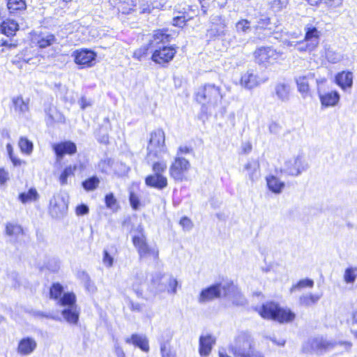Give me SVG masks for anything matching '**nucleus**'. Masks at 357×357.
I'll return each instance as SVG.
<instances>
[{"label": "nucleus", "instance_id": "obj_29", "mask_svg": "<svg viewBox=\"0 0 357 357\" xmlns=\"http://www.w3.org/2000/svg\"><path fill=\"white\" fill-rule=\"evenodd\" d=\"M56 38L53 33H40L37 36L35 45L38 49H45L56 43Z\"/></svg>", "mask_w": 357, "mask_h": 357}, {"label": "nucleus", "instance_id": "obj_49", "mask_svg": "<svg viewBox=\"0 0 357 357\" xmlns=\"http://www.w3.org/2000/svg\"><path fill=\"white\" fill-rule=\"evenodd\" d=\"M160 351L162 357H176L175 351L171 349L167 343H163L160 346Z\"/></svg>", "mask_w": 357, "mask_h": 357}, {"label": "nucleus", "instance_id": "obj_9", "mask_svg": "<svg viewBox=\"0 0 357 357\" xmlns=\"http://www.w3.org/2000/svg\"><path fill=\"white\" fill-rule=\"evenodd\" d=\"M303 39L298 43L300 52H311L319 45L321 32L312 24H307L304 28Z\"/></svg>", "mask_w": 357, "mask_h": 357}, {"label": "nucleus", "instance_id": "obj_11", "mask_svg": "<svg viewBox=\"0 0 357 357\" xmlns=\"http://www.w3.org/2000/svg\"><path fill=\"white\" fill-rule=\"evenodd\" d=\"M178 47L176 45H163L155 49L151 54V59L160 67L166 68L173 61Z\"/></svg>", "mask_w": 357, "mask_h": 357}, {"label": "nucleus", "instance_id": "obj_5", "mask_svg": "<svg viewBox=\"0 0 357 357\" xmlns=\"http://www.w3.org/2000/svg\"><path fill=\"white\" fill-rule=\"evenodd\" d=\"M254 62L260 67L268 68L279 64L282 60V52L273 46H259L252 52Z\"/></svg>", "mask_w": 357, "mask_h": 357}, {"label": "nucleus", "instance_id": "obj_2", "mask_svg": "<svg viewBox=\"0 0 357 357\" xmlns=\"http://www.w3.org/2000/svg\"><path fill=\"white\" fill-rule=\"evenodd\" d=\"M229 350L234 357H265L255 347L251 336L246 333L237 335L234 344L229 346Z\"/></svg>", "mask_w": 357, "mask_h": 357}, {"label": "nucleus", "instance_id": "obj_57", "mask_svg": "<svg viewBox=\"0 0 357 357\" xmlns=\"http://www.w3.org/2000/svg\"><path fill=\"white\" fill-rule=\"evenodd\" d=\"M169 292L171 294H175L177 290L178 282L174 278H170L168 282Z\"/></svg>", "mask_w": 357, "mask_h": 357}, {"label": "nucleus", "instance_id": "obj_42", "mask_svg": "<svg viewBox=\"0 0 357 357\" xmlns=\"http://www.w3.org/2000/svg\"><path fill=\"white\" fill-rule=\"evenodd\" d=\"M105 206L114 211L119 208V204L117 199L115 197L114 193L109 192L105 195L104 198Z\"/></svg>", "mask_w": 357, "mask_h": 357}, {"label": "nucleus", "instance_id": "obj_48", "mask_svg": "<svg viewBox=\"0 0 357 357\" xmlns=\"http://www.w3.org/2000/svg\"><path fill=\"white\" fill-rule=\"evenodd\" d=\"M314 285L313 280L310 279H303L299 280L296 284L293 285L290 291L292 292L296 289H299L304 287H312Z\"/></svg>", "mask_w": 357, "mask_h": 357}, {"label": "nucleus", "instance_id": "obj_46", "mask_svg": "<svg viewBox=\"0 0 357 357\" xmlns=\"http://www.w3.org/2000/svg\"><path fill=\"white\" fill-rule=\"evenodd\" d=\"M16 47L17 44L15 43H10L8 40L3 38L0 39V56Z\"/></svg>", "mask_w": 357, "mask_h": 357}, {"label": "nucleus", "instance_id": "obj_15", "mask_svg": "<svg viewBox=\"0 0 357 357\" xmlns=\"http://www.w3.org/2000/svg\"><path fill=\"white\" fill-rule=\"evenodd\" d=\"M267 78H261L253 70H248L243 73L239 79V84L241 86L252 89H254L261 83L265 82Z\"/></svg>", "mask_w": 357, "mask_h": 357}, {"label": "nucleus", "instance_id": "obj_34", "mask_svg": "<svg viewBox=\"0 0 357 357\" xmlns=\"http://www.w3.org/2000/svg\"><path fill=\"white\" fill-rule=\"evenodd\" d=\"M321 297V294H303L299 297L298 304L301 307H310L317 304Z\"/></svg>", "mask_w": 357, "mask_h": 357}, {"label": "nucleus", "instance_id": "obj_19", "mask_svg": "<svg viewBox=\"0 0 357 357\" xmlns=\"http://www.w3.org/2000/svg\"><path fill=\"white\" fill-rule=\"evenodd\" d=\"M37 347V342L33 337H24L18 342L16 351L20 356H29L32 354Z\"/></svg>", "mask_w": 357, "mask_h": 357}, {"label": "nucleus", "instance_id": "obj_14", "mask_svg": "<svg viewBox=\"0 0 357 357\" xmlns=\"http://www.w3.org/2000/svg\"><path fill=\"white\" fill-rule=\"evenodd\" d=\"M52 149L57 161L62 160L66 155H73L77 151L76 144L70 140H64L54 143L52 144Z\"/></svg>", "mask_w": 357, "mask_h": 357}, {"label": "nucleus", "instance_id": "obj_33", "mask_svg": "<svg viewBox=\"0 0 357 357\" xmlns=\"http://www.w3.org/2000/svg\"><path fill=\"white\" fill-rule=\"evenodd\" d=\"M14 110L20 114H24L29 111V99H24L22 96L13 97L11 100Z\"/></svg>", "mask_w": 357, "mask_h": 357}, {"label": "nucleus", "instance_id": "obj_12", "mask_svg": "<svg viewBox=\"0 0 357 357\" xmlns=\"http://www.w3.org/2000/svg\"><path fill=\"white\" fill-rule=\"evenodd\" d=\"M50 298L57 301L61 306L72 305L77 303V297L74 292L64 293V288L59 282H54L49 289Z\"/></svg>", "mask_w": 357, "mask_h": 357}, {"label": "nucleus", "instance_id": "obj_60", "mask_svg": "<svg viewBox=\"0 0 357 357\" xmlns=\"http://www.w3.org/2000/svg\"><path fill=\"white\" fill-rule=\"evenodd\" d=\"M285 5L281 0H273L271 2V8L275 9L276 10H280Z\"/></svg>", "mask_w": 357, "mask_h": 357}, {"label": "nucleus", "instance_id": "obj_17", "mask_svg": "<svg viewBox=\"0 0 357 357\" xmlns=\"http://www.w3.org/2000/svg\"><path fill=\"white\" fill-rule=\"evenodd\" d=\"M306 168L303 160L299 157L289 159L285 162L284 169L281 172H284L289 176H296L299 175Z\"/></svg>", "mask_w": 357, "mask_h": 357}, {"label": "nucleus", "instance_id": "obj_26", "mask_svg": "<svg viewBox=\"0 0 357 357\" xmlns=\"http://www.w3.org/2000/svg\"><path fill=\"white\" fill-rule=\"evenodd\" d=\"M125 341L127 344H131L139 348L142 351L149 352V340L145 336L134 333L126 338Z\"/></svg>", "mask_w": 357, "mask_h": 357}, {"label": "nucleus", "instance_id": "obj_56", "mask_svg": "<svg viewBox=\"0 0 357 357\" xmlns=\"http://www.w3.org/2000/svg\"><path fill=\"white\" fill-rule=\"evenodd\" d=\"M252 150V144L250 142H244L241 144V154L247 155Z\"/></svg>", "mask_w": 357, "mask_h": 357}, {"label": "nucleus", "instance_id": "obj_22", "mask_svg": "<svg viewBox=\"0 0 357 357\" xmlns=\"http://www.w3.org/2000/svg\"><path fill=\"white\" fill-rule=\"evenodd\" d=\"M19 29V24L13 19L7 18L0 22V33L8 38L15 36Z\"/></svg>", "mask_w": 357, "mask_h": 357}, {"label": "nucleus", "instance_id": "obj_27", "mask_svg": "<svg viewBox=\"0 0 357 357\" xmlns=\"http://www.w3.org/2000/svg\"><path fill=\"white\" fill-rule=\"evenodd\" d=\"M152 38L157 45H159L169 43L173 37L171 30L168 28H162L153 31Z\"/></svg>", "mask_w": 357, "mask_h": 357}, {"label": "nucleus", "instance_id": "obj_63", "mask_svg": "<svg viewBox=\"0 0 357 357\" xmlns=\"http://www.w3.org/2000/svg\"><path fill=\"white\" fill-rule=\"evenodd\" d=\"M79 102L80 108L82 109H86L87 107H89L91 105L89 101L84 96H82L80 98Z\"/></svg>", "mask_w": 357, "mask_h": 357}, {"label": "nucleus", "instance_id": "obj_6", "mask_svg": "<svg viewBox=\"0 0 357 357\" xmlns=\"http://www.w3.org/2000/svg\"><path fill=\"white\" fill-rule=\"evenodd\" d=\"M222 290L224 291L225 296L231 294H234V296H241L238 288L233 282H229L224 286H222L220 283H215L203 289L198 296V301L201 303H204L218 298L221 296Z\"/></svg>", "mask_w": 357, "mask_h": 357}, {"label": "nucleus", "instance_id": "obj_25", "mask_svg": "<svg viewBox=\"0 0 357 357\" xmlns=\"http://www.w3.org/2000/svg\"><path fill=\"white\" fill-rule=\"evenodd\" d=\"M335 81L342 89H349L353 85V74L350 71L342 70L336 74Z\"/></svg>", "mask_w": 357, "mask_h": 357}, {"label": "nucleus", "instance_id": "obj_3", "mask_svg": "<svg viewBox=\"0 0 357 357\" xmlns=\"http://www.w3.org/2000/svg\"><path fill=\"white\" fill-rule=\"evenodd\" d=\"M136 234L132 236L131 241L136 249L139 259H145L152 258L157 261L159 259V250L157 247L149 245L145 230L142 225H139L135 229Z\"/></svg>", "mask_w": 357, "mask_h": 357}, {"label": "nucleus", "instance_id": "obj_7", "mask_svg": "<svg viewBox=\"0 0 357 357\" xmlns=\"http://www.w3.org/2000/svg\"><path fill=\"white\" fill-rule=\"evenodd\" d=\"M165 161H156L151 165L153 174H149L144 178L146 186L158 190H162L167 187L168 179L165 175L167 170Z\"/></svg>", "mask_w": 357, "mask_h": 357}, {"label": "nucleus", "instance_id": "obj_41", "mask_svg": "<svg viewBox=\"0 0 357 357\" xmlns=\"http://www.w3.org/2000/svg\"><path fill=\"white\" fill-rule=\"evenodd\" d=\"M100 179L96 176H92L85 179L82 182V185L85 190L92 191L98 187Z\"/></svg>", "mask_w": 357, "mask_h": 357}, {"label": "nucleus", "instance_id": "obj_23", "mask_svg": "<svg viewBox=\"0 0 357 357\" xmlns=\"http://www.w3.org/2000/svg\"><path fill=\"white\" fill-rule=\"evenodd\" d=\"M112 5L119 14L129 15L135 10V0H112Z\"/></svg>", "mask_w": 357, "mask_h": 357}, {"label": "nucleus", "instance_id": "obj_55", "mask_svg": "<svg viewBox=\"0 0 357 357\" xmlns=\"http://www.w3.org/2000/svg\"><path fill=\"white\" fill-rule=\"evenodd\" d=\"M89 207L84 204H79L75 208V213L77 215H84L89 213Z\"/></svg>", "mask_w": 357, "mask_h": 357}, {"label": "nucleus", "instance_id": "obj_43", "mask_svg": "<svg viewBox=\"0 0 357 357\" xmlns=\"http://www.w3.org/2000/svg\"><path fill=\"white\" fill-rule=\"evenodd\" d=\"M357 278V267H348L344 273V281L346 283H354Z\"/></svg>", "mask_w": 357, "mask_h": 357}, {"label": "nucleus", "instance_id": "obj_36", "mask_svg": "<svg viewBox=\"0 0 357 357\" xmlns=\"http://www.w3.org/2000/svg\"><path fill=\"white\" fill-rule=\"evenodd\" d=\"M248 172L250 180L254 181L257 178V174L259 172L260 163L258 160H252L248 161L244 166Z\"/></svg>", "mask_w": 357, "mask_h": 357}, {"label": "nucleus", "instance_id": "obj_64", "mask_svg": "<svg viewBox=\"0 0 357 357\" xmlns=\"http://www.w3.org/2000/svg\"><path fill=\"white\" fill-rule=\"evenodd\" d=\"M307 5L312 7H318L324 2V0H304Z\"/></svg>", "mask_w": 357, "mask_h": 357}, {"label": "nucleus", "instance_id": "obj_52", "mask_svg": "<svg viewBox=\"0 0 357 357\" xmlns=\"http://www.w3.org/2000/svg\"><path fill=\"white\" fill-rule=\"evenodd\" d=\"M9 180L8 172L4 167H0V186L6 185Z\"/></svg>", "mask_w": 357, "mask_h": 357}, {"label": "nucleus", "instance_id": "obj_40", "mask_svg": "<svg viewBox=\"0 0 357 357\" xmlns=\"http://www.w3.org/2000/svg\"><path fill=\"white\" fill-rule=\"evenodd\" d=\"M149 44L139 47L133 52L132 57L139 61L144 60L149 56Z\"/></svg>", "mask_w": 357, "mask_h": 357}, {"label": "nucleus", "instance_id": "obj_8", "mask_svg": "<svg viewBox=\"0 0 357 357\" xmlns=\"http://www.w3.org/2000/svg\"><path fill=\"white\" fill-rule=\"evenodd\" d=\"M167 152L165 145V135L162 129L153 130L151 133L147 145L146 156L151 160L159 158L162 153Z\"/></svg>", "mask_w": 357, "mask_h": 357}, {"label": "nucleus", "instance_id": "obj_61", "mask_svg": "<svg viewBox=\"0 0 357 357\" xmlns=\"http://www.w3.org/2000/svg\"><path fill=\"white\" fill-rule=\"evenodd\" d=\"M334 344L330 342H320L317 344V347L319 349H328L329 348L333 347Z\"/></svg>", "mask_w": 357, "mask_h": 357}, {"label": "nucleus", "instance_id": "obj_59", "mask_svg": "<svg viewBox=\"0 0 357 357\" xmlns=\"http://www.w3.org/2000/svg\"><path fill=\"white\" fill-rule=\"evenodd\" d=\"M193 149L191 146H181L178 148L176 156H181V155L183 154L191 153Z\"/></svg>", "mask_w": 357, "mask_h": 357}, {"label": "nucleus", "instance_id": "obj_31", "mask_svg": "<svg viewBox=\"0 0 357 357\" xmlns=\"http://www.w3.org/2000/svg\"><path fill=\"white\" fill-rule=\"evenodd\" d=\"M178 15L174 16L172 20V24L174 27L183 29L188 24V22L194 19L193 16H190L187 11H176Z\"/></svg>", "mask_w": 357, "mask_h": 357}, {"label": "nucleus", "instance_id": "obj_38", "mask_svg": "<svg viewBox=\"0 0 357 357\" xmlns=\"http://www.w3.org/2000/svg\"><path fill=\"white\" fill-rule=\"evenodd\" d=\"M77 169V165H70L66 166L59 176V181L61 185H66L68 183V178L74 176Z\"/></svg>", "mask_w": 357, "mask_h": 357}, {"label": "nucleus", "instance_id": "obj_28", "mask_svg": "<svg viewBox=\"0 0 357 357\" xmlns=\"http://www.w3.org/2000/svg\"><path fill=\"white\" fill-rule=\"evenodd\" d=\"M66 307H68V308L61 311L63 318L69 324H77L79 321V312L77 310L76 303L74 305H66Z\"/></svg>", "mask_w": 357, "mask_h": 357}, {"label": "nucleus", "instance_id": "obj_47", "mask_svg": "<svg viewBox=\"0 0 357 357\" xmlns=\"http://www.w3.org/2000/svg\"><path fill=\"white\" fill-rule=\"evenodd\" d=\"M113 160L110 158L101 160L98 162V168L100 172L107 174L113 167Z\"/></svg>", "mask_w": 357, "mask_h": 357}, {"label": "nucleus", "instance_id": "obj_20", "mask_svg": "<svg viewBox=\"0 0 357 357\" xmlns=\"http://www.w3.org/2000/svg\"><path fill=\"white\" fill-rule=\"evenodd\" d=\"M5 234L15 241H19L26 236V230L17 222H8L5 225Z\"/></svg>", "mask_w": 357, "mask_h": 357}, {"label": "nucleus", "instance_id": "obj_62", "mask_svg": "<svg viewBox=\"0 0 357 357\" xmlns=\"http://www.w3.org/2000/svg\"><path fill=\"white\" fill-rule=\"evenodd\" d=\"M10 160L12 164L13 165V166H15V167H19V166L26 164L25 161L20 159L19 158H17L15 155H14L13 157H11L10 158Z\"/></svg>", "mask_w": 357, "mask_h": 357}, {"label": "nucleus", "instance_id": "obj_37", "mask_svg": "<svg viewBox=\"0 0 357 357\" xmlns=\"http://www.w3.org/2000/svg\"><path fill=\"white\" fill-rule=\"evenodd\" d=\"M298 91L305 98L311 95L308 78L306 76L299 77L296 81Z\"/></svg>", "mask_w": 357, "mask_h": 357}, {"label": "nucleus", "instance_id": "obj_44", "mask_svg": "<svg viewBox=\"0 0 357 357\" xmlns=\"http://www.w3.org/2000/svg\"><path fill=\"white\" fill-rule=\"evenodd\" d=\"M129 202L132 210L137 211L142 205L139 196L134 191H130L128 195Z\"/></svg>", "mask_w": 357, "mask_h": 357}, {"label": "nucleus", "instance_id": "obj_39", "mask_svg": "<svg viewBox=\"0 0 357 357\" xmlns=\"http://www.w3.org/2000/svg\"><path fill=\"white\" fill-rule=\"evenodd\" d=\"M20 151L26 155H30L33 151V144L26 137H20L18 140Z\"/></svg>", "mask_w": 357, "mask_h": 357}, {"label": "nucleus", "instance_id": "obj_35", "mask_svg": "<svg viewBox=\"0 0 357 357\" xmlns=\"http://www.w3.org/2000/svg\"><path fill=\"white\" fill-rule=\"evenodd\" d=\"M39 199V194L35 188H31L27 192H22L18 195V199L24 204L34 202Z\"/></svg>", "mask_w": 357, "mask_h": 357}, {"label": "nucleus", "instance_id": "obj_24", "mask_svg": "<svg viewBox=\"0 0 357 357\" xmlns=\"http://www.w3.org/2000/svg\"><path fill=\"white\" fill-rule=\"evenodd\" d=\"M318 95L321 106L324 107L335 106L340 101V94L335 90L325 93L318 91Z\"/></svg>", "mask_w": 357, "mask_h": 357}, {"label": "nucleus", "instance_id": "obj_45", "mask_svg": "<svg viewBox=\"0 0 357 357\" xmlns=\"http://www.w3.org/2000/svg\"><path fill=\"white\" fill-rule=\"evenodd\" d=\"M236 29L238 32L246 33L251 30V22L247 19H240L236 23Z\"/></svg>", "mask_w": 357, "mask_h": 357}, {"label": "nucleus", "instance_id": "obj_50", "mask_svg": "<svg viewBox=\"0 0 357 357\" xmlns=\"http://www.w3.org/2000/svg\"><path fill=\"white\" fill-rule=\"evenodd\" d=\"M271 24V20L268 17L261 15L257 20L255 29H266Z\"/></svg>", "mask_w": 357, "mask_h": 357}, {"label": "nucleus", "instance_id": "obj_30", "mask_svg": "<svg viewBox=\"0 0 357 357\" xmlns=\"http://www.w3.org/2000/svg\"><path fill=\"white\" fill-rule=\"evenodd\" d=\"M291 89L287 83H278L275 86L274 93L278 99L284 102L287 101L291 96Z\"/></svg>", "mask_w": 357, "mask_h": 357}, {"label": "nucleus", "instance_id": "obj_1", "mask_svg": "<svg viewBox=\"0 0 357 357\" xmlns=\"http://www.w3.org/2000/svg\"><path fill=\"white\" fill-rule=\"evenodd\" d=\"M264 319L271 320L280 324H286L294 321L296 314L290 308L282 307L278 302L266 301L256 310Z\"/></svg>", "mask_w": 357, "mask_h": 357}, {"label": "nucleus", "instance_id": "obj_58", "mask_svg": "<svg viewBox=\"0 0 357 357\" xmlns=\"http://www.w3.org/2000/svg\"><path fill=\"white\" fill-rule=\"evenodd\" d=\"M202 13L204 15H207L209 8V0H198Z\"/></svg>", "mask_w": 357, "mask_h": 357}, {"label": "nucleus", "instance_id": "obj_10", "mask_svg": "<svg viewBox=\"0 0 357 357\" xmlns=\"http://www.w3.org/2000/svg\"><path fill=\"white\" fill-rule=\"evenodd\" d=\"M190 169L191 164L188 159L176 156L169 165V174L175 182H182L188 179L187 175Z\"/></svg>", "mask_w": 357, "mask_h": 357}, {"label": "nucleus", "instance_id": "obj_53", "mask_svg": "<svg viewBox=\"0 0 357 357\" xmlns=\"http://www.w3.org/2000/svg\"><path fill=\"white\" fill-rule=\"evenodd\" d=\"M103 264L108 268H110L114 264V258L109 254L108 251L105 250L103 251L102 257Z\"/></svg>", "mask_w": 357, "mask_h": 357}, {"label": "nucleus", "instance_id": "obj_18", "mask_svg": "<svg viewBox=\"0 0 357 357\" xmlns=\"http://www.w3.org/2000/svg\"><path fill=\"white\" fill-rule=\"evenodd\" d=\"M216 342L215 337L211 334L202 335L199 338V354L201 357H207L211 353Z\"/></svg>", "mask_w": 357, "mask_h": 357}, {"label": "nucleus", "instance_id": "obj_51", "mask_svg": "<svg viewBox=\"0 0 357 357\" xmlns=\"http://www.w3.org/2000/svg\"><path fill=\"white\" fill-rule=\"evenodd\" d=\"M179 225L185 230H189L193 226L192 220L187 216H183L180 219Z\"/></svg>", "mask_w": 357, "mask_h": 357}, {"label": "nucleus", "instance_id": "obj_16", "mask_svg": "<svg viewBox=\"0 0 357 357\" xmlns=\"http://www.w3.org/2000/svg\"><path fill=\"white\" fill-rule=\"evenodd\" d=\"M68 205L63 197H54L49 205V213L54 218L63 216L68 211Z\"/></svg>", "mask_w": 357, "mask_h": 357}, {"label": "nucleus", "instance_id": "obj_32", "mask_svg": "<svg viewBox=\"0 0 357 357\" xmlns=\"http://www.w3.org/2000/svg\"><path fill=\"white\" fill-rule=\"evenodd\" d=\"M266 181L268 190L275 194L280 193L285 186L283 181H281L277 176L273 175L268 176Z\"/></svg>", "mask_w": 357, "mask_h": 357}, {"label": "nucleus", "instance_id": "obj_54", "mask_svg": "<svg viewBox=\"0 0 357 357\" xmlns=\"http://www.w3.org/2000/svg\"><path fill=\"white\" fill-rule=\"evenodd\" d=\"M327 7L331 9H335L342 7L344 0H325Z\"/></svg>", "mask_w": 357, "mask_h": 357}, {"label": "nucleus", "instance_id": "obj_13", "mask_svg": "<svg viewBox=\"0 0 357 357\" xmlns=\"http://www.w3.org/2000/svg\"><path fill=\"white\" fill-rule=\"evenodd\" d=\"M72 56L79 69L89 68L96 64L97 53L91 49L80 48L73 51Z\"/></svg>", "mask_w": 357, "mask_h": 357}, {"label": "nucleus", "instance_id": "obj_21", "mask_svg": "<svg viewBox=\"0 0 357 357\" xmlns=\"http://www.w3.org/2000/svg\"><path fill=\"white\" fill-rule=\"evenodd\" d=\"M6 8L9 15L18 17L23 15L26 9V0H6Z\"/></svg>", "mask_w": 357, "mask_h": 357}, {"label": "nucleus", "instance_id": "obj_4", "mask_svg": "<svg viewBox=\"0 0 357 357\" xmlns=\"http://www.w3.org/2000/svg\"><path fill=\"white\" fill-rule=\"evenodd\" d=\"M223 96L220 86L206 83L195 93L194 100L202 107H206V105H215L220 102Z\"/></svg>", "mask_w": 357, "mask_h": 357}]
</instances>
